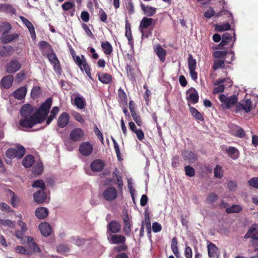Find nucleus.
Returning a JSON list of instances; mask_svg holds the SVG:
<instances>
[{
  "mask_svg": "<svg viewBox=\"0 0 258 258\" xmlns=\"http://www.w3.org/2000/svg\"><path fill=\"white\" fill-rule=\"evenodd\" d=\"M214 176L216 177L221 178L223 176L222 167L220 165H216L214 169Z\"/></svg>",
  "mask_w": 258,
  "mask_h": 258,
  "instance_id": "nucleus-55",
  "label": "nucleus"
},
{
  "mask_svg": "<svg viewBox=\"0 0 258 258\" xmlns=\"http://www.w3.org/2000/svg\"><path fill=\"white\" fill-rule=\"evenodd\" d=\"M241 210V207L237 205H234L231 207L226 208V211L228 213H238Z\"/></svg>",
  "mask_w": 258,
  "mask_h": 258,
  "instance_id": "nucleus-52",
  "label": "nucleus"
},
{
  "mask_svg": "<svg viewBox=\"0 0 258 258\" xmlns=\"http://www.w3.org/2000/svg\"><path fill=\"white\" fill-rule=\"evenodd\" d=\"M219 99L221 102V106L226 109L231 108L238 101L237 97L235 95L227 97L224 94H221L219 96Z\"/></svg>",
  "mask_w": 258,
  "mask_h": 258,
  "instance_id": "nucleus-3",
  "label": "nucleus"
},
{
  "mask_svg": "<svg viewBox=\"0 0 258 258\" xmlns=\"http://www.w3.org/2000/svg\"><path fill=\"white\" fill-rule=\"evenodd\" d=\"M93 151V146L89 142H84L79 147L80 153L84 156H89Z\"/></svg>",
  "mask_w": 258,
  "mask_h": 258,
  "instance_id": "nucleus-11",
  "label": "nucleus"
},
{
  "mask_svg": "<svg viewBox=\"0 0 258 258\" xmlns=\"http://www.w3.org/2000/svg\"><path fill=\"white\" fill-rule=\"evenodd\" d=\"M74 60L77 63L79 68L82 71H85V72L88 74L89 71V68L87 64L86 59L83 55L81 57L79 56H73Z\"/></svg>",
  "mask_w": 258,
  "mask_h": 258,
  "instance_id": "nucleus-12",
  "label": "nucleus"
},
{
  "mask_svg": "<svg viewBox=\"0 0 258 258\" xmlns=\"http://www.w3.org/2000/svg\"><path fill=\"white\" fill-rule=\"evenodd\" d=\"M190 112L191 113L192 115L197 119L199 120H203V117L202 115L197 110L196 108L194 107L190 108Z\"/></svg>",
  "mask_w": 258,
  "mask_h": 258,
  "instance_id": "nucleus-51",
  "label": "nucleus"
},
{
  "mask_svg": "<svg viewBox=\"0 0 258 258\" xmlns=\"http://www.w3.org/2000/svg\"><path fill=\"white\" fill-rule=\"evenodd\" d=\"M18 37V35L17 34H8V33H4L2 34L1 39L4 43H9L17 38Z\"/></svg>",
  "mask_w": 258,
  "mask_h": 258,
  "instance_id": "nucleus-32",
  "label": "nucleus"
},
{
  "mask_svg": "<svg viewBox=\"0 0 258 258\" xmlns=\"http://www.w3.org/2000/svg\"><path fill=\"white\" fill-rule=\"evenodd\" d=\"M230 29V25L228 23H224L221 24L216 25L215 29L220 32L228 30Z\"/></svg>",
  "mask_w": 258,
  "mask_h": 258,
  "instance_id": "nucleus-47",
  "label": "nucleus"
},
{
  "mask_svg": "<svg viewBox=\"0 0 258 258\" xmlns=\"http://www.w3.org/2000/svg\"><path fill=\"white\" fill-rule=\"evenodd\" d=\"M145 219L142 222V224H143V225H145L148 230H150L151 228V222L149 217V213L147 210H146L145 212Z\"/></svg>",
  "mask_w": 258,
  "mask_h": 258,
  "instance_id": "nucleus-49",
  "label": "nucleus"
},
{
  "mask_svg": "<svg viewBox=\"0 0 258 258\" xmlns=\"http://www.w3.org/2000/svg\"><path fill=\"white\" fill-rule=\"evenodd\" d=\"M17 224L18 226L20 227L22 232H26L28 230V228L27 227L26 224L22 221V220H18Z\"/></svg>",
  "mask_w": 258,
  "mask_h": 258,
  "instance_id": "nucleus-64",
  "label": "nucleus"
},
{
  "mask_svg": "<svg viewBox=\"0 0 258 258\" xmlns=\"http://www.w3.org/2000/svg\"><path fill=\"white\" fill-rule=\"evenodd\" d=\"M1 225H3L10 228H14L15 227V223L10 220H3L1 224Z\"/></svg>",
  "mask_w": 258,
  "mask_h": 258,
  "instance_id": "nucleus-56",
  "label": "nucleus"
},
{
  "mask_svg": "<svg viewBox=\"0 0 258 258\" xmlns=\"http://www.w3.org/2000/svg\"><path fill=\"white\" fill-rule=\"evenodd\" d=\"M226 81V79H220L216 80L214 85H215V86H215L214 88V89L213 91V93H218L220 92H223L224 90L225 87L222 84ZM227 81L228 82V83L230 84L229 86H231V80L230 79H228L227 80Z\"/></svg>",
  "mask_w": 258,
  "mask_h": 258,
  "instance_id": "nucleus-16",
  "label": "nucleus"
},
{
  "mask_svg": "<svg viewBox=\"0 0 258 258\" xmlns=\"http://www.w3.org/2000/svg\"><path fill=\"white\" fill-rule=\"evenodd\" d=\"M59 110V108L56 106L53 107L52 108V110L50 111V114L47 119V124H49L51 122V121L54 119L56 115L58 112Z\"/></svg>",
  "mask_w": 258,
  "mask_h": 258,
  "instance_id": "nucleus-42",
  "label": "nucleus"
},
{
  "mask_svg": "<svg viewBox=\"0 0 258 258\" xmlns=\"http://www.w3.org/2000/svg\"><path fill=\"white\" fill-rule=\"evenodd\" d=\"M34 200L35 202L41 204L46 200V192L43 190H39L33 195Z\"/></svg>",
  "mask_w": 258,
  "mask_h": 258,
  "instance_id": "nucleus-20",
  "label": "nucleus"
},
{
  "mask_svg": "<svg viewBox=\"0 0 258 258\" xmlns=\"http://www.w3.org/2000/svg\"><path fill=\"white\" fill-rule=\"evenodd\" d=\"M57 250L58 252L64 254L69 251V247L64 244L59 245L57 248Z\"/></svg>",
  "mask_w": 258,
  "mask_h": 258,
  "instance_id": "nucleus-63",
  "label": "nucleus"
},
{
  "mask_svg": "<svg viewBox=\"0 0 258 258\" xmlns=\"http://www.w3.org/2000/svg\"><path fill=\"white\" fill-rule=\"evenodd\" d=\"M186 98L189 102L192 104L197 103L199 99L197 91L194 88H190L186 92Z\"/></svg>",
  "mask_w": 258,
  "mask_h": 258,
  "instance_id": "nucleus-14",
  "label": "nucleus"
},
{
  "mask_svg": "<svg viewBox=\"0 0 258 258\" xmlns=\"http://www.w3.org/2000/svg\"><path fill=\"white\" fill-rule=\"evenodd\" d=\"M22 244H27L29 249L34 252H40V249L37 245L33 238L31 236H25L22 238Z\"/></svg>",
  "mask_w": 258,
  "mask_h": 258,
  "instance_id": "nucleus-4",
  "label": "nucleus"
},
{
  "mask_svg": "<svg viewBox=\"0 0 258 258\" xmlns=\"http://www.w3.org/2000/svg\"><path fill=\"white\" fill-rule=\"evenodd\" d=\"M9 196L11 197V203L14 207L18 206L19 198L15 195L14 192L10 189L8 190Z\"/></svg>",
  "mask_w": 258,
  "mask_h": 258,
  "instance_id": "nucleus-39",
  "label": "nucleus"
},
{
  "mask_svg": "<svg viewBox=\"0 0 258 258\" xmlns=\"http://www.w3.org/2000/svg\"><path fill=\"white\" fill-rule=\"evenodd\" d=\"M39 46L40 49L44 53H46L49 51H51V48L50 45L45 41H41L39 42Z\"/></svg>",
  "mask_w": 258,
  "mask_h": 258,
  "instance_id": "nucleus-46",
  "label": "nucleus"
},
{
  "mask_svg": "<svg viewBox=\"0 0 258 258\" xmlns=\"http://www.w3.org/2000/svg\"><path fill=\"white\" fill-rule=\"evenodd\" d=\"M43 171V166L40 162H36L33 168V172L35 175H39Z\"/></svg>",
  "mask_w": 258,
  "mask_h": 258,
  "instance_id": "nucleus-41",
  "label": "nucleus"
},
{
  "mask_svg": "<svg viewBox=\"0 0 258 258\" xmlns=\"http://www.w3.org/2000/svg\"><path fill=\"white\" fill-rule=\"evenodd\" d=\"M117 196L116 189L113 187L106 188L103 191V197L107 201H112L116 199Z\"/></svg>",
  "mask_w": 258,
  "mask_h": 258,
  "instance_id": "nucleus-6",
  "label": "nucleus"
},
{
  "mask_svg": "<svg viewBox=\"0 0 258 258\" xmlns=\"http://www.w3.org/2000/svg\"><path fill=\"white\" fill-rule=\"evenodd\" d=\"M252 109L251 102L249 99H246L240 101L236 106V112H239L243 110L245 112L248 113Z\"/></svg>",
  "mask_w": 258,
  "mask_h": 258,
  "instance_id": "nucleus-5",
  "label": "nucleus"
},
{
  "mask_svg": "<svg viewBox=\"0 0 258 258\" xmlns=\"http://www.w3.org/2000/svg\"><path fill=\"white\" fill-rule=\"evenodd\" d=\"M232 40L231 35L228 33L223 34L222 36V41L221 42L219 46H224L228 44Z\"/></svg>",
  "mask_w": 258,
  "mask_h": 258,
  "instance_id": "nucleus-43",
  "label": "nucleus"
},
{
  "mask_svg": "<svg viewBox=\"0 0 258 258\" xmlns=\"http://www.w3.org/2000/svg\"><path fill=\"white\" fill-rule=\"evenodd\" d=\"M104 166V162L100 159L95 160L91 163L90 165V168L94 172H99L101 171Z\"/></svg>",
  "mask_w": 258,
  "mask_h": 258,
  "instance_id": "nucleus-21",
  "label": "nucleus"
},
{
  "mask_svg": "<svg viewBox=\"0 0 258 258\" xmlns=\"http://www.w3.org/2000/svg\"><path fill=\"white\" fill-rule=\"evenodd\" d=\"M35 214L38 219H42L48 215V210L46 208L39 207L35 210Z\"/></svg>",
  "mask_w": 258,
  "mask_h": 258,
  "instance_id": "nucleus-30",
  "label": "nucleus"
},
{
  "mask_svg": "<svg viewBox=\"0 0 258 258\" xmlns=\"http://www.w3.org/2000/svg\"><path fill=\"white\" fill-rule=\"evenodd\" d=\"M153 48L154 52L159 57L160 60L162 62H164L165 60L167 53L166 50L163 48L159 44H155Z\"/></svg>",
  "mask_w": 258,
  "mask_h": 258,
  "instance_id": "nucleus-13",
  "label": "nucleus"
},
{
  "mask_svg": "<svg viewBox=\"0 0 258 258\" xmlns=\"http://www.w3.org/2000/svg\"><path fill=\"white\" fill-rule=\"evenodd\" d=\"M248 183L250 186L258 189V177L251 178L248 180Z\"/></svg>",
  "mask_w": 258,
  "mask_h": 258,
  "instance_id": "nucleus-57",
  "label": "nucleus"
},
{
  "mask_svg": "<svg viewBox=\"0 0 258 258\" xmlns=\"http://www.w3.org/2000/svg\"><path fill=\"white\" fill-rule=\"evenodd\" d=\"M154 20L152 18H148L147 17H144L140 22L139 26L140 29H146L151 26Z\"/></svg>",
  "mask_w": 258,
  "mask_h": 258,
  "instance_id": "nucleus-34",
  "label": "nucleus"
},
{
  "mask_svg": "<svg viewBox=\"0 0 258 258\" xmlns=\"http://www.w3.org/2000/svg\"><path fill=\"white\" fill-rule=\"evenodd\" d=\"M226 151L229 156L233 159H236L239 156V151L234 147H229L226 150Z\"/></svg>",
  "mask_w": 258,
  "mask_h": 258,
  "instance_id": "nucleus-35",
  "label": "nucleus"
},
{
  "mask_svg": "<svg viewBox=\"0 0 258 258\" xmlns=\"http://www.w3.org/2000/svg\"><path fill=\"white\" fill-rule=\"evenodd\" d=\"M13 80L14 78L12 75H8L3 77L0 82L1 87L6 89L10 88L12 86Z\"/></svg>",
  "mask_w": 258,
  "mask_h": 258,
  "instance_id": "nucleus-23",
  "label": "nucleus"
},
{
  "mask_svg": "<svg viewBox=\"0 0 258 258\" xmlns=\"http://www.w3.org/2000/svg\"><path fill=\"white\" fill-rule=\"evenodd\" d=\"M171 247L173 253L177 256L179 254V251L177 247V240L176 238L173 237L172 239Z\"/></svg>",
  "mask_w": 258,
  "mask_h": 258,
  "instance_id": "nucleus-48",
  "label": "nucleus"
},
{
  "mask_svg": "<svg viewBox=\"0 0 258 258\" xmlns=\"http://www.w3.org/2000/svg\"><path fill=\"white\" fill-rule=\"evenodd\" d=\"M46 54H47V58H48L49 60L52 63L58 62V60L57 58L56 55L52 52V50L51 51L48 52Z\"/></svg>",
  "mask_w": 258,
  "mask_h": 258,
  "instance_id": "nucleus-54",
  "label": "nucleus"
},
{
  "mask_svg": "<svg viewBox=\"0 0 258 258\" xmlns=\"http://www.w3.org/2000/svg\"><path fill=\"white\" fill-rule=\"evenodd\" d=\"M183 157L185 160H187L189 163H194L197 159L196 154L191 151H186L183 154Z\"/></svg>",
  "mask_w": 258,
  "mask_h": 258,
  "instance_id": "nucleus-27",
  "label": "nucleus"
},
{
  "mask_svg": "<svg viewBox=\"0 0 258 258\" xmlns=\"http://www.w3.org/2000/svg\"><path fill=\"white\" fill-rule=\"evenodd\" d=\"M207 250L208 256L210 258H219L220 255V251L216 245L211 242L207 243Z\"/></svg>",
  "mask_w": 258,
  "mask_h": 258,
  "instance_id": "nucleus-7",
  "label": "nucleus"
},
{
  "mask_svg": "<svg viewBox=\"0 0 258 258\" xmlns=\"http://www.w3.org/2000/svg\"><path fill=\"white\" fill-rule=\"evenodd\" d=\"M123 221L124 223L123 232L127 236L130 235L131 225L128 216L126 215L123 217Z\"/></svg>",
  "mask_w": 258,
  "mask_h": 258,
  "instance_id": "nucleus-26",
  "label": "nucleus"
},
{
  "mask_svg": "<svg viewBox=\"0 0 258 258\" xmlns=\"http://www.w3.org/2000/svg\"><path fill=\"white\" fill-rule=\"evenodd\" d=\"M231 56V59L230 60H226V59H215L214 61V65L213 66V68L214 70H217V69L223 68L224 67V62L226 61L227 63H230L231 61L233 60V57H234V54L233 52L230 53Z\"/></svg>",
  "mask_w": 258,
  "mask_h": 258,
  "instance_id": "nucleus-24",
  "label": "nucleus"
},
{
  "mask_svg": "<svg viewBox=\"0 0 258 258\" xmlns=\"http://www.w3.org/2000/svg\"><path fill=\"white\" fill-rule=\"evenodd\" d=\"M14 51L13 48L9 45L0 47V55L5 56L10 54Z\"/></svg>",
  "mask_w": 258,
  "mask_h": 258,
  "instance_id": "nucleus-37",
  "label": "nucleus"
},
{
  "mask_svg": "<svg viewBox=\"0 0 258 258\" xmlns=\"http://www.w3.org/2000/svg\"><path fill=\"white\" fill-rule=\"evenodd\" d=\"M51 105L52 100L48 98L35 112H34V108L32 105H23L20 110V113L24 118L20 120V126L30 128L36 124L43 122L48 115Z\"/></svg>",
  "mask_w": 258,
  "mask_h": 258,
  "instance_id": "nucleus-1",
  "label": "nucleus"
},
{
  "mask_svg": "<svg viewBox=\"0 0 258 258\" xmlns=\"http://www.w3.org/2000/svg\"><path fill=\"white\" fill-rule=\"evenodd\" d=\"M40 93V88L38 86H36L34 87L31 91V96L33 98H35L38 97V96Z\"/></svg>",
  "mask_w": 258,
  "mask_h": 258,
  "instance_id": "nucleus-60",
  "label": "nucleus"
},
{
  "mask_svg": "<svg viewBox=\"0 0 258 258\" xmlns=\"http://www.w3.org/2000/svg\"><path fill=\"white\" fill-rule=\"evenodd\" d=\"M84 135V131L80 128H76L73 130L70 135L71 140L74 141L81 140Z\"/></svg>",
  "mask_w": 258,
  "mask_h": 258,
  "instance_id": "nucleus-15",
  "label": "nucleus"
},
{
  "mask_svg": "<svg viewBox=\"0 0 258 258\" xmlns=\"http://www.w3.org/2000/svg\"><path fill=\"white\" fill-rule=\"evenodd\" d=\"M227 54L225 51L218 50L214 52L213 56L215 59H226Z\"/></svg>",
  "mask_w": 258,
  "mask_h": 258,
  "instance_id": "nucleus-45",
  "label": "nucleus"
},
{
  "mask_svg": "<svg viewBox=\"0 0 258 258\" xmlns=\"http://www.w3.org/2000/svg\"><path fill=\"white\" fill-rule=\"evenodd\" d=\"M188 68L189 73L191 79L193 80L197 79L198 75L195 70L197 66V62L195 59H194L191 55H189L188 59Z\"/></svg>",
  "mask_w": 258,
  "mask_h": 258,
  "instance_id": "nucleus-8",
  "label": "nucleus"
},
{
  "mask_svg": "<svg viewBox=\"0 0 258 258\" xmlns=\"http://www.w3.org/2000/svg\"><path fill=\"white\" fill-rule=\"evenodd\" d=\"M11 28V25L7 22H3L0 25V31L2 32L3 34L8 33Z\"/></svg>",
  "mask_w": 258,
  "mask_h": 258,
  "instance_id": "nucleus-50",
  "label": "nucleus"
},
{
  "mask_svg": "<svg viewBox=\"0 0 258 258\" xmlns=\"http://www.w3.org/2000/svg\"><path fill=\"white\" fill-rule=\"evenodd\" d=\"M107 239L111 244H124L125 238L121 235L112 234L107 232Z\"/></svg>",
  "mask_w": 258,
  "mask_h": 258,
  "instance_id": "nucleus-10",
  "label": "nucleus"
},
{
  "mask_svg": "<svg viewBox=\"0 0 258 258\" xmlns=\"http://www.w3.org/2000/svg\"><path fill=\"white\" fill-rule=\"evenodd\" d=\"M25 153V149L22 146H18L16 148H10L7 150L6 155L8 159H6L7 164L11 163V159L16 158L21 159Z\"/></svg>",
  "mask_w": 258,
  "mask_h": 258,
  "instance_id": "nucleus-2",
  "label": "nucleus"
},
{
  "mask_svg": "<svg viewBox=\"0 0 258 258\" xmlns=\"http://www.w3.org/2000/svg\"><path fill=\"white\" fill-rule=\"evenodd\" d=\"M70 121V116L66 112L62 113L57 119V125L61 128L66 127Z\"/></svg>",
  "mask_w": 258,
  "mask_h": 258,
  "instance_id": "nucleus-17",
  "label": "nucleus"
},
{
  "mask_svg": "<svg viewBox=\"0 0 258 258\" xmlns=\"http://www.w3.org/2000/svg\"><path fill=\"white\" fill-rule=\"evenodd\" d=\"M111 139L113 143L114 147L117 157L118 159L119 160V159L120 158V152L119 146L114 139H113V138H111Z\"/></svg>",
  "mask_w": 258,
  "mask_h": 258,
  "instance_id": "nucleus-62",
  "label": "nucleus"
},
{
  "mask_svg": "<svg viewBox=\"0 0 258 258\" xmlns=\"http://www.w3.org/2000/svg\"><path fill=\"white\" fill-rule=\"evenodd\" d=\"M72 115L74 118L81 123L83 124L85 122V120L79 113L75 111L73 112Z\"/></svg>",
  "mask_w": 258,
  "mask_h": 258,
  "instance_id": "nucleus-59",
  "label": "nucleus"
},
{
  "mask_svg": "<svg viewBox=\"0 0 258 258\" xmlns=\"http://www.w3.org/2000/svg\"><path fill=\"white\" fill-rule=\"evenodd\" d=\"M121 225L117 221H112L107 225V232L109 233H116L120 231Z\"/></svg>",
  "mask_w": 258,
  "mask_h": 258,
  "instance_id": "nucleus-18",
  "label": "nucleus"
},
{
  "mask_svg": "<svg viewBox=\"0 0 258 258\" xmlns=\"http://www.w3.org/2000/svg\"><path fill=\"white\" fill-rule=\"evenodd\" d=\"M234 129L236 130V131H237V132L235 133V136H236L238 137H240V138H242L243 136H244L245 133H244L243 130L242 128L239 127L237 125H235Z\"/></svg>",
  "mask_w": 258,
  "mask_h": 258,
  "instance_id": "nucleus-61",
  "label": "nucleus"
},
{
  "mask_svg": "<svg viewBox=\"0 0 258 258\" xmlns=\"http://www.w3.org/2000/svg\"><path fill=\"white\" fill-rule=\"evenodd\" d=\"M113 178L115 180V183L118 185L119 189H121L123 185L122 178L119 175V171L118 169H115L112 174Z\"/></svg>",
  "mask_w": 258,
  "mask_h": 258,
  "instance_id": "nucleus-31",
  "label": "nucleus"
},
{
  "mask_svg": "<svg viewBox=\"0 0 258 258\" xmlns=\"http://www.w3.org/2000/svg\"><path fill=\"white\" fill-rule=\"evenodd\" d=\"M39 229L41 233L44 236H49L52 232V228L50 225L47 222H43L39 225Z\"/></svg>",
  "mask_w": 258,
  "mask_h": 258,
  "instance_id": "nucleus-19",
  "label": "nucleus"
},
{
  "mask_svg": "<svg viewBox=\"0 0 258 258\" xmlns=\"http://www.w3.org/2000/svg\"><path fill=\"white\" fill-rule=\"evenodd\" d=\"M185 174L189 177H192L195 175V169L190 166H186L185 167Z\"/></svg>",
  "mask_w": 258,
  "mask_h": 258,
  "instance_id": "nucleus-58",
  "label": "nucleus"
},
{
  "mask_svg": "<svg viewBox=\"0 0 258 258\" xmlns=\"http://www.w3.org/2000/svg\"><path fill=\"white\" fill-rule=\"evenodd\" d=\"M21 67L20 63L17 60H12L7 64L6 71L8 73H13L17 71Z\"/></svg>",
  "mask_w": 258,
  "mask_h": 258,
  "instance_id": "nucleus-22",
  "label": "nucleus"
},
{
  "mask_svg": "<svg viewBox=\"0 0 258 258\" xmlns=\"http://www.w3.org/2000/svg\"><path fill=\"white\" fill-rule=\"evenodd\" d=\"M258 225L257 224H253L250 226L244 236L245 238H251L252 239V242L253 243L254 241L258 242Z\"/></svg>",
  "mask_w": 258,
  "mask_h": 258,
  "instance_id": "nucleus-9",
  "label": "nucleus"
},
{
  "mask_svg": "<svg viewBox=\"0 0 258 258\" xmlns=\"http://www.w3.org/2000/svg\"><path fill=\"white\" fill-rule=\"evenodd\" d=\"M33 187H37L41 188L40 190H44L45 188V185L44 181L42 180L39 179L34 182L32 184Z\"/></svg>",
  "mask_w": 258,
  "mask_h": 258,
  "instance_id": "nucleus-53",
  "label": "nucleus"
},
{
  "mask_svg": "<svg viewBox=\"0 0 258 258\" xmlns=\"http://www.w3.org/2000/svg\"><path fill=\"white\" fill-rule=\"evenodd\" d=\"M131 25L126 20L125 22V35L128 41V44L131 47H133V41L132 40V36L131 33Z\"/></svg>",
  "mask_w": 258,
  "mask_h": 258,
  "instance_id": "nucleus-28",
  "label": "nucleus"
},
{
  "mask_svg": "<svg viewBox=\"0 0 258 258\" xmlns=\"http://www.w3.org/2000/svg\"><path fill=\"white\" fill-rule=\"evenodd\" d=\"M20 19L29 29L32 38L33 39H35L36 38V35L34 28L32 23L24 17L21 16Z\"/></svg>",
  "mask_w": 258,
  "mask_h": 258,
  "instance_id": "nucleus-25",
  "label": "nucleus"
},
{
  "mask_svg": "<svg viewBox=\"0 0 258 258\" xmlns=\"http://www.w3.org/2000/svg\"><path fill=\"white\" fill-rule=\"evenodd\" d=\"M75 104L78 108L83 109L85 106L84 98L80 96L76 97L75 99Z\"/></svg>",
  "mask_w": 258,
  "mask_h": 258,
  "instance_id": "nucleus-44",
  "label": "nucleus"
},
{
  "mask_svg": "<svg viewBox=\"0 0 258 258\" xmlns=\"http://www.w3.org/2000/svg\"><path fill=\"white\" fill-rule=\"evenodd\" d=\"M142 9L144 11L145 14L148 16H152L154 15L156 12V9L150 6H144L142 5Z\"/></svg>",
  "mask_w": 258,
  "mask_h": 258,
  "instance_id": "nucleus-38",
  "label": "nucleus"
},
{
  "mask_svg": "<svg viewBox=\"0 0 258 258\" xmlns=\"http://www.w3.org/2000/svg\"><path fill=\"white\" fill-rule=\"evenodd\" d=\"M27 93V89L25 87H21L16 90L14 92V96L16 99L21 100L23 99L26 96Z\"/></svg>",
  "mask_w": 258,
  "mask_h": 258,
  "instance_id": "nucleus-29",
  "label": "nucleus"
},
{
  "mask_svg": "<svg viewBox=\"0 0 258 258\" xmlns=\"http://www.w3.org/2000/svg\"><path fill=\"white\" fill-rule=\"evenodd\" d=\"M101 47L105 54H110L112 51V47L109 42H102Z\"/></svg>",
  "mask_w": 258,
  "mask_h": 258,
  "instance_id": "nucleus-40",
  "label": "nucleus"
},
{
  "mask_svg": "<svg viewBox=\"0 0 258 258\" xmlns=\"http://www.w3.org/2000/svg\"><path fill=\"white\" fill-rule=\"evenodd\" d=\"M34 163V157L30 155L26 156L23 160V165L26 168L30 167Z\"/></svg>",
  "mask_w": 258,
  "mask_h": 258,
  "instance_id": "nucleus-36",
  "label": "nucleus"
},
{
  "mask_svg": "<svg viewBox=\"0 0 258 258\" xmlns=\"http://www.w3.org/2000/svg\"><path fill=\"white\" fill-rule=\"evenodd\" d=\"M99 81L103 84H108L111 81V76L106 73H100L98 74Z\"/></svg>",
  "mask_w": 258,
  "mask_h": 258,
  "instance_id": "nucleus-33",
  "label": "nucleus"
}]
</instances>
